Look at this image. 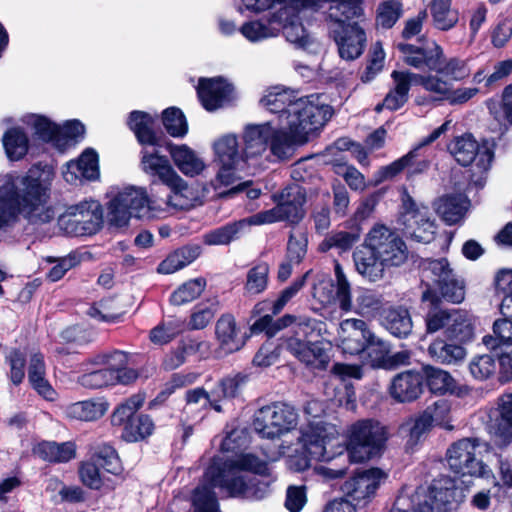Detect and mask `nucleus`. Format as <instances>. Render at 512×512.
<instances>
[{
	"label": "nucleus",
	"mask_w": 512,
	"mask_h": 512,
	"mask_svg": "<svg viewBox=\"0 0 512 512\" xmlns=\"http://www.w3.org/2000/svg\"><path fill=\"white\" fill-rule=\"evenodd\" d=\"M265 474L266 462L252 454H239L234 458H214L206 469L203 481L192 493L194 512H220L213 488L224 489L229 496L261 499L268 492V484L248 473Z\"/></svg>",
	"instance_id": "f257e3e1"
},
{
	"label": "nucleus",
	"mask_w": 512,
	"mask_h": 512,
	"mask_svg": "<svg viewBox=\"0 0 512 512\" xmlns=\"http://www.w3.org/2000/svg\"><path fill=\"white\" fill-rule=\"evenodd\" d=\"M53 179L51 169L31 168L25 175L0 177V229L17 214L32 224L54 220L56 212L50 203Z\"/></svg>",
	"instance_id": "f03ea898"
},
{
	"label": "nucleus",
	"mask_w": 512,
	"mask_h": 512,
	"mask_svg": "<svg viewBox=\"0 0 512 512\" xmlns=\"http://www.w3.org/2000/svg\"><path fill=\"white\" fill-rule=\"evenodd\" d=\"M262 107L287 125V132L298 139L299 144L308 142L332 116V108L320 95L299 98L290 89L279 86L268 89L260 100Z\"/></svg>",
	"instance_id": "7ed1b4c3"
},
{
	"label": "nucleus",
	"mask_w": 512,
	"mask_h": 512,
	"mask_svg": "<svg viewBox=\"0 0 512 512\" xmlns=\"http://www.w3.org/2000/svg\"><path fill=\"white\" fill-rule=\"evenodd\" d=\"M397 48L404 63L417 70L435 71L451 81H461L470 74L466 60L458 57L446 59L443 48L436 42L425 47L399 43Z\"/></svg>",
	"instance_id": "20e7f679"
},
{
	"label": "nucleus",
	"mask_w": 512,
	"mask_h": 512,
	"mask_svg": "<svg viewBox=\"0 0 512 512\" xmlns=\"http://www.w3.org/2000/svg\"><path fill=\"white\" fill-rule=\"evenodd\" d=\"M388 440L387 428L375 419H361L347 429L346 450L352 462L362 463L379 456Z\"/></svg>",
	"instance_id": "39448f33"
},
{
	"label": "nucleus",
	"mask_w": 512,
	"mask_h": 512,
	"mask_svg": "<svg viewBox=\"0 0 512 512\" xmlns=\"http://www.w3.org/2000/svg\"><path fill=\"white\" fill-rule=\"evenodd\" d=\"M86 364L97 369L78 377L77 383L84 388L101 389L128 383V354L124 351L97 354Z\"/></svg>",
	"instance_id": "423d86ee"
},
{
	"label": "nucleus",
	"mask_w": 512,
	"mask_h": 512,
	"mask_svg": "<svg viewBox=\"0 0 512 512\" xmlns=\"http://www.w3.org/2000/svg\"><path fill=\"white\" fill-rule=\"evenodd\" d=\"M246 161L264 153L268 146L272 154L280 159L288 157L298 139L285 128L276 129L269 122L248 126L244 133Z\"/></svg>",
	"instance_id": "0eeeda50"
},
{
	"label": "nucleus",
	"mask_w": 512,
	"mask_h": 512,
	"mask_svg": "<svg viewBox=\"0 0 512 512\" xmlns=\"http://www.w3.org/2000/svg\"><path fill=\"white\" fill-rule=\"evenodd\" d=\"M304 410L307 415L311 416V419L301 427L299 443L304 444L313 458L331 460L333 456L327 451V446L338 436L336 426L321 418L324 408L320 401H308Z\"/></svg>",
	"instance_id": "6e6552de"
},
{
	"label": "nucleus",
	"mask_w": 512,
	"mask_h": 512,
	"mask_svg": "<svg viewBox=\"0 0 512 512\" xmlns=\"http://www.w3.org/2000/svg\"><path fill=\"white\" fill-rule=\"evenodd\" d=\"M279 203L272 209L258 212L248 218L249 224L263 225L279 221L298 223L305 215L306 189L292 184L281 191Z\"/></svg>",
	"instance_id": "1a4fd4ad"
},
{
	"label": "nucleus",
	"mask_w": 512,
	"mask_h": 512,
	"mask_svg": "<svg viewBox=\"0 0 512 512\" xmlns=\"http://www.w3.org/2000/svg\"><path fill=\"white\" fill-rule=\"evenodd\" d=\"M489 449V444L477 438H464L448 448L446 459L450 469L456 474L485 477L491 471L479 456Z\"/></svg>",
	"instance_id": "9d476101"
},
{
	"label": "nucleus",
	"mask_w": 512,
	"mask_h": 512,
	"mask_svg": "<svg viewBox=\"0 0 512 512\" xmlns=\"http://www.w3.org/2000/svg\"><path fill=\"white\" fill-rule=\"evenodd\" d=\"M457 490L451 481L445 486L433 484L427 491H417L411 498L401 492L388 512H408L412 504L414 512H448V504L455 500Z\"/></svg>",
	"instance_id": "9b49d317"
},
{
	"label": "nucleus",
	"mask_w": 512,
	"mask_h": 512,
	"mask_svg": "<svg viewBox=\"0 0 512 512\" xmlns=\"http://www.w3.org/2000/svg\"><path fill=\"white\" fill-rule=\"evenodd\" d=\"M58 225L74 236L96 234L103 225L102 205L93 199L71 205L59 216Z\"/></svg>",
	"instance_id": "f8f14e48"
},
{
	"label": "nucleus",
	"mask_w": 512,
	"mask_h": 512,
	"mask_svg": "<svg viewBox=\"0 0 512 512\" xmlns=\"http://www.w3.org/2000/svg\"><path fill=\"white\" fill-rule=\"evenodd\" d=\"M336 293L335 298L343 312H351L366 317L372 316L383 306V297L375 291L362 289L358 292L355 305L352 303L351 286L339 262L334 265Z\"/></svg>",
	"instance_id": "ddd939ff"
},
{
	"label": "nucleus",
	"mask_w": 512,
	"mask_h": 512,
	"mask_svg": "<svg viewBox=\"0 0 512 512\" xmlns=\"http://www.w3.org/2000/svg\"><path fill=\"white\" fill-rule=\"evenodd\" d=\"M403 209L400 220L405 236L420 243H430L435 237L437 226L429 209L418 206L410 197L403 201Z\"/></svg>",
	"instance_id": "4468645a"
},
{
	"label": "nucleus",
	"mask_w": 512,
	"mask_h": 512,
	"mask_svg": "<svg viewBox=\"0 0 512 512\" xmlns=\"http://www.w3.org/2000/svg\"><path fill=\"white\" fill-rule=\"evenodd\" d=\"M386 479L387 474L383 470L366 469L347 479L342 485V491L355 507L363 508L373 500Z\"/></svg>",
	"instance_id": "2eb2a0df"
},
{
	"label": "nucleus",
	"mask_w": 512,
	"mask_h": 512,
	"mask_svg": "<svg viewBox=\"0 0 512 512\" xmlns=\"http://www.w3.org/2000/svg\"><path fill=\"white\" fill-rule=\"evenodd\" d=\"M368 236L385 269L405 263L408 249L405 242L396 233L384 225H376L369 231Z\"/></svg>",
	"instance_id": "dca6fc26"
},
{
	"label": "nucleus",
	"mask_w": 512,
	"mask_h": 512,
	"mask_svg": "<svg viewBox=\"0 0 512 512\" xmlns=\"http://www.w3.org/2000/svg\"><path fill=\"white\" fill-rule=\"evenodd\" d=\"M448 150L462 166L475 161L480 171H487L493 160V151L486 145L480 146L471 134L455 137L448 145Z\"/></svg>",
	"instance_id": "f3484780"
},
{
	"label": "nucleus",
	"mask_w": 512,
	"mask_h": 512,
	"mask_svg": "<svg viewBox=\"0 0 512 512\" xmlns=\"http://www.w3.org/2000/svg\"><path fill=\"white\" fill-rule=\"evenodd\" d=\"M369 339H373V331L364 320L347 318L340 322L337 346L342 353L359 355L366 350Z\"/></svg>",
	"instance_id": "a211bd4d"
},
{
	"label": "nucleus",
	"mask_w": 512,
	"mask_h": 512,
	"mask_svg": "<svg viewBox=\"0 0 512 512\" xmlns=\"http://www.w3.org/2000/svg\"><path fill=\"white\" fill-rule=\"evenodd\" d=\"M427 270L434 276V282L443 299L451 303H461L465 298L463 281L456 278L445 258L428 262Z\"/></svg>",
	"instance_id": "6ab92c4d"
},
{
	"label": "nucleus",
	"mask_w": 512,
	"mask_h": 512,
	"mask_svg": "<svg viewBox=\"0 0 512 512\" xmlns=\"http://www.w3.org/2000/svg\"><path fill=\"white\" fill-rule=\"evenodd\" d=\"M186 405L183 408L180 416V422L183 429V439L186 440L193 433V425L201 416L199 413H194V406L212 407L215 411L221 412L222 408L216 398V391L212 390L210 393L204 388H194L186 391L185 394Z\"/></svg>",
	"instance_id": "aec40b11"
},
{
	"label": "nucleus",
	"mask_w": 512,
	"mask_h": 512,
	"mask_svg": "<svg viewBox=\"0 0 512 512\" xmlns=\"http://www.w3.org/2000/svg\"><path fill=\"white\" fill-rule=\"evenodd\" d=\"M164 185L170 191L166 199L161 201L163 208H166V215L171 210H189L201 204L198 191L190 186L178 173Z\"/></svg>",
	"instance_id": "412c9836"
},
{
	"label": "nucleus",
	"mask_w": 512,
	"mask_h": 512,
	"mask_svg": "<svg viewBox=\"0 0 512 512\" xmlns=\"http://www.w3.org/2000/svg\"><path fill=\"white\" fill-rule=\"evenodd\" d=\"M303 11H311L309 8L298 7L296 0H289V4L279 7L281 15V32L290 43L299 48H305L310 43V37L304 26L299 21V14Z\"/></svg>",
	"instance_id": "4be33fe9"
},
{
	"label": "nucleus",
	"mask_w": 512,
	"mask_h": 512,
	"mask_svg": "<svg viewBox=\"0 0 512 512\" xmlns=\"http://www.w3.org/2000/svg\"><path fill=\"white\" fill-rule=\"evenodd\" d=\"M325 3H329V18L336 23H344L354 18H360L363 15L360 0H296L298 7L309 8L316 12L323 8Z\"/></svg>",
	"instance_id": "5701e85b"
},
{
	"label": "nucleus",
	"mask_w": 512,
	"mask_h": 512,
	"mask_svg": "<svg viewBox=\"0 0 512 512\" xmlns=\"http://www.w3.org/2000/svg\"><path fill=\"white\" fill-rule=\"evenodd\" d=\"M339 55L345 60H354L364 51L366 34L358 22L342 25L339 31H334Z\"/></svg>",
	"instance_id": "b1692460"
},
{
	"label": "nucleus",
	"mask_w": 512,
	"mask_h": 512,
	"mask_svg": "<svg viewBox=\"0 0 512 512\" xmlns=\"http://www.w3.org/2000/svg\"><path fill=\"white\" fill-rule=\"evenodd\" d=\"M139 167L144 174L152 179L153 183L163 185L178 173L169 158L160 154L157 149L142 148Z\"/></svg>",
	"instance_id": "393cba45"
},
{
	"label": "nucleus",
	"mask_w": 512,
	"mask_h": 512,
	"mask_svg": "<svg viewBox=\"0 0 512 512\" xmlns=\"http://www.w3.org/2000/svg\"><path fill=\"white\" fill-rule=\"evenodd\" d=\"M426 326L430 333L449 326L450 334L458 339H464L471 334L470 323L458 312L449 313L446 310L433 309L426 316Z\"/></svg>",
	"instance_id": "a878e982"
},
{
	"label": "nucleus",
	"mask_w": 512,
	"mask_h": 512,
	"mask_svg": "<svg viewBox=\"0 0 512 512\" xmlns=\"http://www.w3.org/2000/svg\"><path fill=\"white\" fill-rule=\"evenodd\" d=\"M353 261L356 271L370 282H376L384 277L385 268L368 235L364 243L353 252Z\"/></svg>",
	"instance_id": "bb28decb"
},
{
	"label": "nucleus",
	"mask_w": 512,
	"mask_h": 512,
	"mask_svg": "<svg viewBox=\"0 0 512 512\" xmlns=\"http://www.w3.org/2000/svg\"><path fill=\"white\" fill-rule=\"evenodd\" d=\"M233 87L221 78L200 79L197 88L198 97L203 107L214 111L230 102Z\"/></svg>",
	"instance_id": "cd10ccee"
},
{
	"label": "nucleus",
	"mask_w": 512,
	"mask_h": 512,
	"mask_svg": "<svg viewBox=\"0 0 512 512\" xmlns=\"http://www.w3.org/2000/svg\"><path fill=\"white\" fill-rule=\"evenodd\" d=\"M165 147L174 165L186 177H196L206 169L203 158L188 145L168 141Z\"/></svg>",
	"instance_id": "c85d7f7f"
},
{
	"label": "nucleus",
	"mask_w": 512,
	"mask_h": 512,
	"mask_svg": "<svg viewBox=\"0 0 512 512\" xmlns=\"http://www.w3.org/2000/svg\"><path fill=\"white\" fill-rule=\"evenodd\" d=\"M423 380L424 377L416 371L399 373L391 381L390 395L400 403L412 402L422 394Z\"/></svg>",
	"instance_id": "c756f323"
},
{
	"label": "nucleus",
	"mask_w": 512,
	"mask_h": 512,
	"mask_svg": "<svg viewBox=\"0 0 512 512\" xmlns=\"http://www.w3.org/2000/svg\"><path fill=\"white\" fill-rule=\"evenodd\" d=\"M290 351L306 366L314 370L326 369L330 357L321 342H305L291 338L288 342Z\"/></svg>",
	"instance_id": "7c9ffc66"
},
{
	"label": "nucleus",
	"mask_w": 512,
	"mask_h": 512,
	"mask_svg": "<svg viewBox=\"0 0 512 512\" xmlns=\"http://www.w3.org/2000/svg\"><path fill=\"white\" fill-rule=\"evenodd\" d=\"M67 183L74 184L80 179L96 180L99 177L98 155L93 149H86L76 161L66 163L62 171Z\"/></svg>",
	"instance_id": "2f4dec72"
},
{
	"label": "nucleus",
	"mask_w": 512,
	"mask_h": 512,
	"mask_svg": "<svg viewBox=\"0 0 512 512\" xmlns=\"http://www.w3.org/2000/svg\"><path fill=\"white\" fill-rule=\"evenodd\" d=\"M281 15L278 10L269 17L249 20L241 25L239 32L252 43H257L279 35L281 32Z\"/></svg>",
	"instance_id": "473e14b6"
},
{
	"label": "nucleus",
	"mask_w": 512,
	"mask_h": 512,
	"mask_svg": "<svg viewBox=\"0 0 512 512\" xmlns=\"http://www.w3.org/2000/svg\"><path fill=\"white\" fill-rule=\"evenodd\" d=\"M413 84L420 85L422 88L430 93L427 97H418L417 104H439L446 101L450 91L451 83L443 79L438 74H419L411 72Z\"/></svg>",
	"instance_id": "72a5a7b5"
},
{
	"label": "nucleus",
	"mask_w": 512,
	"mask_h": 512,
	"mask_svg": "<svg viewBox=\"0 0 512 512\" xmlns=\"http://www.w3.org/2000/svg\"><path fill=\"white\" fill-rule=\"evenodd\" d=\"M166 216V208L156 201L148 198L144 188L130 186V218L153 219Z\"/></svg>",
	"instance_id": "f704fd0d"
},
{
	"label": "nucleus",
	"mask_w": 512,
	"mask_h": 512,
	"mask_svg": "<svg viewBox=\"0 0 512 512\" xmlns=\"http://www.w3.org/2000/svg\"><path fill=\"white\" fill-rule=\"evenodd\" d=\"M108 409V401L103 397H97L67 405L64 414L73 420L93 422L102 418Z\"/></svg>",
	"instance_id": "c9c22d12"
},
{
	"label": "nucleus",
	"mask_w": 512,
	"mask_h": 512,
	"mask_svg": "<svg viewBox=\"0 0 512 512\" xmlns=\"http://www.w3.org/2000/svg\"><path fill=\"white\" fill-rule=\"evenodd\" d=\"M130 123L133 124L132 130L142 148L157 149L162 145V136L154 130V118L150 114L130 112Z\"/></svg>",
	"instance_id": "e433bc0d"
},
{
	"label": "nucleus",
	"mask_w": 512,
	"mask_h": 512,
	"mask_svg": "<svg viewBox=\"0 0 512 512\" xmlns=\"http://www.w3.org/2000/svg\"><path fill=\"white\" fill-rule=\"evenodd\" d=\"M215 334L220 347L228 353L240 350L245 344V338L240 335V328L231 314H223L217 320Z\"/></svg>",
	"instance_id": "4c0bfd02"
},
{
	"label": "nucleus",
	"mask_w": 512,
	"mask_h": 512,
	"mask_svg": "<svg viewBox=\"0 0 512 512\" xmlns=\"http://www.w3.org/2000/svg\"><path fill=\"white\" fill-rule=\"evenodd\" d=\"M468 205L467 197L462 194L446 195L435 202V210L447 225H454L463 220Z\"/></svg>",
	"instance_id": "58836bf2"
},
{
	"label": "nucleus",
	"mask_w": 512,
	"mask_h": 512,
	"mask_svg": "<svg viewBox=\"0 0 512 512\" xmlns=\"http://www.w3.org/2000/svg\"><path fill=\"white\" fill-rule=\"evenodd\" d=\"M394 87L391 89L383 100V105L390 111L400 109L409 97V91L413 84L410 71H397L391 73Z\"/></svg>",
	"instance_id": "ea45409f"
},
{
	"label": "nucleus",
	"mask_w": 512,
	"mask_h": 512,
	"mask_svg": "<svg viewBox=\"0 0 512 512\" xmlns=\"http://www.w3.org/2000/svg\"><path fill=\"white\" fill-rule=\"evenodd\" d=\"M429 356L442 364H457L466 356L463 346L444 339H435L428 347Z\"/></svg>",
	"instance_id": "a19ab883"
},
{
	"label": "nucleus",
	"mask_w": 512,
	"mask_h": 512,
	"mask_svg": "<svg viewBox=\"0 0 512 512\" xmlns=\"http://www.w3.org/2000/svg\"><path fill=\"white\" fill-rule=\"evenodd\" d=\"M28 379L39 395L49 401L55 399L56 392L45 378L44 361L40 354H34L30 358Z\"/></svg>",
	"instance_id": "79ce46f5"
},
{
	"label": "nucleus",
	"mask_w": 512,
	"mask_h": 512,
	"mask_svg": "<svg viewBox=\"0 0 512 512\" xmlns=\"http://www.w3.org/2000/svg\"><path fill=\"white\" fill-rule=\"evenodd\" d=\"M452 0H431L430 13L435 28L448 31L456 26L459 21L458 10L451 8Z\"/></svg>",
	"instance_id": "37998d69"
},
{
	"label": "nucleus",
	"mask_w": 512,
	"mask_h": 512,
	"mask_svg": "<svg viewBox=\"0 0 512 512\" xmlns=\"http://www.w3.org/2000/svg\"><path fill=\"white\" fill-rule=\"evenodd\" d=\"M384 326L392 335L404 338L411 333L413 323L411 315L406 308L396 307L386 311Z\"/></svg>",
	"instance_id": "c03bdc74"
},
{
	"label": "nucleus",
	"mask_w": 512,
	"mask_h": 512,
	"mask_svg": "<svg viewBox=\"0 0 512 512\" xmlns=\"http://www.w3.org/2000/svg\"><path fill=\"white\" fill-rule=\"evenodd\" d=\"M269 407L272 411L275 425H277L278 437L289 433L297 427L299 414L293 406L284 402H274L269 404Z\"/></svg>",
	"instance_id": "a18cd8bd"
},
{
	"label": "nucleus",
	"mask_w": 512,
	"mask_h": 512,
	"mask_svg": "<svg viewBox=\"0 0 512 512\" xmlns=\"http://www.w3.org/2000/svg\"><path fill=\"white\" fill-rule=\"evenodd\" d=\"M34 453L49 462H67L75 457V445L71 442H42L34 449Z\"/></svg>",
	"instance_id": "49530a36"
},
{
	"label": "nucleus",
	"mask_w": 512,
	"mask_h": 512,
	"mask_svg": "<svg viewBox=\"0 0 512 512\" xmlns=\"http://www.w3.org/2000/svg\"><path fill=\"white\" fill-rule=\"evenodd\" d=\"M27 123L34 129L35 134L43 141L53 142L59 148H65V142L61 137L60 126L51 122L49 119L39 115H32Z\"/></svg>",
	"instance_id": "de8ad7c7"
},
{
	"label": "nucleus",
	"mask_w": 512,
	"mask_h": 512,
	"mask_svg": "<svg viewBox=\"0 0 512 512\" xmlns=\"http://www.w3.org/2000/svg\"><path fill=\"white\" fill-rule=\"evenodd\" d=\"M246 160H236L233 163H220V168L211 184L214 189L231 188L241 179V173L248 169Z\"/></svg>",
	"instance_id": "09e8293b"
},
{
	"label": "nucleus",
	"mask_w": 512,
	"mask_h": 512,
	"mask_svg": "<svg viewBox=\"0 0 512 512\" xmlns=\"http://www.w3.org/2000/svg\"><path fill=\"white\" fill-rule=\"evenodd\" d=\"M496 295L501 297L500 312L512 317V269L499 270L494 278Z\"/></svg>",
	"instance_id": "8fccbe9b"
},
{
	"label": "nucleus",
	"mask_w": 512,
	"mask_h": 512,
	"mask_svg": "<svg viewBox=\"0 0 512 512\" xmlns=\"http://www.w3.org/2000/svg\"><path fill=\"white\" fill-rule=\"evenodd\" d=\"M3 146L10 160L18 161L28 152L29 140L19 128H11L2 137Z\"/></svg>",
	"instance_id": "3c124183"
},
{
	"label": "nucleus",
	"mask_w": 512,
	"mask_h": 512,
	"mask_svg": "<svg viewBox=\"0 0 512 512\" xmlns=\"http://www.w3.org/2000/svg\"><path fill=\"white\" fill-rule=\"evenodd\" d=\"M248 225V218L229 223L204 234L203 242L207 245H227L237 239L240 231Z\"/></svg>",
	"instance_id": "603ef678"
},
{
	"label": "nucleus",
	"mask_w": 512,
	"mask_h": 512,
	"mask_svg": "<svg viewBox=\"0 0 512 512\" xmlns=\"http://www.w3.org/2000/svg\"><path fill=\"white\" fill-rule=\"evenodd\" d=\"M291 325L297 336L308 338L312 337L316 331H320L322 322L307 316L297 317L290 314L277 320V329H283Z\"/></svg>",
	"instance_id": "864d4df0"
},
{
	"label": "nucleus",
	"mask_w": 512,
	"mask_h": 512,
	"mask_svg": "<svg viewBox=\"0 0 512 512\" xmlns=\"http://www.w3.org/2000/svg\"><path fill=\"white\" fill-rule=\"evenodd\" d=\"M423 370L431 392L443 395L455 390V380L447 371L433 366H425Z\"/></svg>",
	"instance_id": "5fc2aeb1"
},
{
	"label": "nucleus",
	"mask_w": 512,
	"mask_h": 512,
	"mask_svg": "<svg viewBox=\"0 0 512 512\" xmlns=\"http://www.w3.org/2000/svg\"><path fill=\"white\" fill-rule=\"evenodd\" d=\"M360 239L359 231H335L328 234L320 243L319 249L327 252L332 248H336L342 252L350 250Z\"/></svg>",
	"instance_id": "6e6d98bb"
},
{
	"label": "nucleus",
	"mask_w": 512,
	"mask_h": 512,
	"mask_svg": "<svg viewBox=\"0 0 512 512\" xmlns=\"http://www.w3.org/2000/svg\"><path fill=\"white\" fill-rule=\"evenodd\" d=\"M486 105L500 125H505L506 122L512 124V85L504 89L501 100L489 99Z\"/></svg>",
	"instance_id": "4d7b16f0"
},
{
	"label": "nucleus",
	"mask_w": 512,
	"mask_h": 512,
	"mask_svg": "<svg viewBox=\"0 0 512 512\" xmlns=\"http://www.w3.org/2000/svg\"><path fill=\"white\" fill-rule=\"evenodd\" d=\"M493 334L483 337L485 346L495 349L500 345H512V317L496 320L493 324Z\"/></svg>",
	"instance_id": "13d9d810"
},
{
	"label": "nucleus",
	"mask_w": 512,
	"mask_h": 512,
	"mask_svg": "<svg viewBox=\"0 0 512 512\" xmlns=\"http://www.w3.org/2000/svg\"><path fill=\"white\" fill-rule=\"evenodd\" d=\"M162 122L167 133L174 138H183L188 133V124L183 112L169 107L162 112Z\"/></svg>",
	"instance_id": "bf43d9fd"
},
{
	"label": "nucleus",
	"mask_w": 512,
	"mask_h": 512,
	"mask_svg": "<svg viewBox=\"0 0 512 512\" xmlns=\"http://www.w3.org/2000/svg\"><path fill=\"white\" fill-rule=\"evenodd\" d=\"M205 287L206 281L204 278L189 280L172 293L170 302L176 306L187 304L198 298Z\"/></svg>",
	"instance_id": "052dcab7"
},
{
	"label": "nucleus",
	"mask_w": 512,
	"mask_h": 512,
	"mask_svg": "<svg viewBox=\"0 0 512 512\" xmlns=\"http://www.w3.org/2000/svg\"><path fill=\"white\" fill-rule=\"evenodd\" d=\"M107 217L111 225L124 227L128 224V193L119 192L107 205Z\"/></svg>",
	"instance_id": "680f3d73"
},
{
	"label": "nucleus",
	"mask_w": 512,
	"mask_h": 512,
	"mask_svg": "<svg viewBox=\"0 0 512 512\" xmlns=\"http://www.w3.org/2000/svg\"><path fill=\"white\" fill-rule=\"evenodd\" d=\"M252 426L254 431L262 438L275 439L278 437V430L272 416L269 405L259 408L253 416Z\"/></svg>",
	"instance_id": "e2e57ef3"
},
{
	"label": "nucleus",
	"mask_w": 512,
	"mask_h": 512,
	"mask_svg": "<svg viewBox=\"0 0 512 512\" xmlns=\"http://www.w3.org/2000/svg\"><path fill=\"white\" fill-rule=\"evenodd\" d=\"M99 467L113 475H120L124 471L123 464L117 451L108 445H103L92 454Z\"/></svg>",
	"instance_id": "0e129e2a"
},
{
	"label": "nucleus",
	"mask_w": 512,
	"mask_h": 512,
	"mask_svg": "<svg viewBox=\"0 0 512 512\" xmlns=\"http://www.w3.org/2000/svg\"><path fill=\"white\" fill-rule=\"evenodd\" d=\"M219 309L217 300H209L195 306L188 322L190 330L204 329L215 317Z\"/></svg>",
	"instance_id": "69168bd1"
},
{
	"label": "nucleus",
	"mask_w": 512,
	"mask_h": 512,
	"mask_svg": "<svg viewBox=\"0 0 512 512\" xmlns=\"http://www.w3.org/2000/svg\"><path fill=\"white\" fill-rule=\"evenodd\" d=\"M403 12L402 3L399 0H386L379 4L376 11V24L383 29H389L395 25Z\"/></svg>",
	"instance_id": "338daca9"
},
{
	"label": "nucleus",
	"mask_w": 512,
	"mask_h": 512,
	"mask_svg": "<svg viewBox=\"0 0 512 512\" xmlns=\"http://www.w3.org/2000/svg\"><path fill=\"white\" fill-rule=\"evenodd\" d=\"M269 266L267 263H259L249 269L244 286L248 295L262 293L268 285Z\"/></svg>",
	"instance_id": "774afa93"
}]
</instances>
